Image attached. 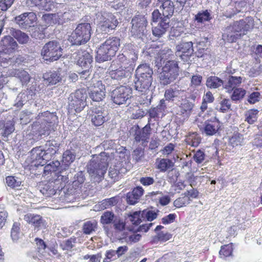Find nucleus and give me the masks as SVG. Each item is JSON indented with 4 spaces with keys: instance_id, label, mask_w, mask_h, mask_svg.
Masks as SVG:
<instances>
[{
    "instance_id": "1",
    "label": "nucleus",
    "mask_w": 262,
    "mask_h": 262,
    "mask_svg": "<svg viewBox=\"0 0 262 262\" xmlns=\"http://www.w3.org/2000/svg\"><path fill=\"white\" fill-rule=\"evenodd\" d=\"M153 70L146 64H140L136 70L135 88L137 91L146 93L152 82Z\"/></svg>"
},
{
    "instance_id": "2",
    "label": "nucleus",
    "mask_w": 262,
    "mask_h": 262,
    "mask_svg": "<svg viewBox=\"0 0 262 262\" xmlns=\"http://www.w3.org/2000/svg\"><path fill=\"white\" fill-rule=\"evenodd\" d=\"M179 75V67L178 62L174 60L167 61L162 67L159 74L161 84L166 85L175 80Z\"/></svg>"
},
{
    "instance_id": "3",
    "label": "nucleus",
    "mask_w": 262,
    "mask_h": 262,
    "mask_svg": "<svg viewBox=\"0 0 262 262\" xmlns=\"http://www.w3.org/2000/svg\"><path fill=\"white\" fill-rule=\"evenodd\" d=\"M119 24L116 17L112 13H104L97 24V31L103 34L116 30Z\"/></svg>"
},
{
    "instance_id": "4",
    "label": "nucleus",
    "mask_w": 262,
    "mask_h": 262,
    "mask_svg": "<svg viewBox=\"0 0 262 262\" xmlns=\"http://www.w3.org/2000/svg\"><path fill=\"white\" fill-rule=\"evenodd\" d=\"M62 50L57 41H50L43 46L41 55L46 60L55 61L62 56Z\"/></svg>"
},
{
    "instance_id": "5",
    "label": "nucleus",
    "mask_w": 262,
    "mask_h": 262,
    "mask_svg": "<svg viewBox=\"0 0 262 262\" xmlns=\"http://www.w3.org/2000/svg\"><path fill=\"white\" fill-rule=\"evenodd\" d=\"M91 26L89 23L79 24L73 33L75 43L81 45L88 41L91 35Z\"/></svg>"
},
{
    "instance_id": "6",
    "label": "nucleus",
    "mask_w": 262,
    "mask_h": 262,
    "mask_svg": "<svg viewBox=\"0 0 262 262\" xmlns=\"http://www.w3.org/2000/svg\"><path fill=\"white\" fill-rule=\"evenodd\" d=\"M132 96V89L124 85L117 87L111 93L113 102L119 105L125 104L127 100L130 99Z\"/></svg>"
},
{
    "instance_id": "7",
    "label": "nucleus",
    "mask_w": 262,
    "mask_h": 262,
    "mask_svg": "<svg viewBox=\"0 0 262 262\" xmlns=\"http://www.w3.org/2000/svg\"><path fill=\"white\" fill-rule=\"evenodd\" d=\"M86 95L82 90H78L71 95L69 107L71 111L80 113L86 105Z\"/></svg>"
},
{
    "instance_id": "8",
    "label": "nucleus",
    "mask_w": 262,
    "mask_h": 262,
    "mask_svg": "<svg viewBox=\"0 0 262 262\" xmlns=\"http://www.w3.org/2000/svg\"><path fill=\"white\" fill-rule=\"evenodd\" d=\"M254 20L252 16H247L244 19L234 21L232 25L234 32H238L243 35L248 31L252 30L254 27Z\"/></svg>"
},
{
    "instance_id": "9",
    "label": "nucleus",
    "mask_w": 262,
    "mask_h": 262,
    "mask_svg": "<svg viewBox=\"0 0 262 262\" xmlns=\"http://www.w3.org/2000/svg\"><path fill=\"white\" fill-rule=\"evenodd\" d=\"M132 26L130 32L133 36L143 35L146 29L147 21L145 17L142 15H136L132 20Z\"/></svg>"
},
{
    "instance_id": "10",
    "label": "nucleus",
    "mask_w": 262,
    "mask_h": 262,
    "mask_svg": "<svg viewBox=\"0 0 262 262\" xmlns=\"http://www.w3.org/2000/svg\"><path fill=\"white\" fill-rule=\"evenodd\" d=\"M222 123L213 113L210 118L206 120L204 123V132L208 136L215 135L221 129Z\"/></svg>"
},
{
    "instance_id": "11",
    "label": "nucleus",
    "mask_w": 262,
    "mask_h": 262,
    "mask_svg": "<svg viewBox=\"0 0 262 262\" xmlns=\"http://www.w3.org/2000/svg\"><path fill=\"white\" fill-rule=\"evenodd\" d=\"M15 21L22 28H27L34 26L37 20L35 13L25 12L14 18Z\"/></svg>"
},
{
    "instance_id": "12",
    "label": "nucleus",
    "mask_w": 262,
    "mask_h": 262,
    "mask_svg": "<svg viewBox=\"0 0 262 262\" xmlns=\"http://www.w3.org/2000/svg\"><path fill=\"white\" fill-rule=\"evenodd\" d=\"M176 54L184 61H187L193 52L191 41L181 42L176 47Z\"/></svg>"
},
{
    "instance_id": "13",
    "label": "nucleus",
    "mask_w": 262,
    "mask_h": 262,
    "mask_svg": "<svg viewBox=\"0 0 262 262\" xmlns=\"http://www.w3.org/2000/svg\"><path fill=\"white\" fill-rule=\"evenodd\" d=\"M193 104L188 100H184L178 106L176 112V117L180 121H184L189 117Z\"/></svg>"
},
{
    "instance_id": "14",
    "label": "nucleus",
    "mask_w": 262,
    "mask_h": 262,
    "mask_svg": "<svg viewBox=\"0 0 262 262\" xmlns=\"http://www.w3.org/2000/svg\"><path fill=\"white\" fill-rule=\"evenodd\" d=\"M31 155L32 159L36 161V164L37 165L43 166L50 160L47 151L40 146L33 148L31 151Z\"/></svg>"
},
{
    "instance_id": "15",
    "label": "nucleus",
    "mask_w": 262,
    "mask_h": 262,
    "mask_svg": "<svg viewBox=\"0 0 262 262\" xmlns=\"http://www.w3.org/2000/svg\"><path fill=\"white\" fill-rule=\"evenodd\" d=\"M89 116L92 124L95 126L102 125L106 121L104 112L100 106L92 107Z\"/></svg>"
},
{
    "instance_id": "16",
    "label": "nucleus",
    "mask_w": 262,
    "mask_h": 262,
    "mask_svg": "<svg viewBox=\"0 0 262 262\" xmlns=\"http://www.w3.org/2000/svg\"><path fill=\"white\" fill-rule=\"evenodd\" d=\"M151 134L150 119L148 120V123L141 129L136 130L134 135V139L137 142H142V144L146 143L149 139Z\"/></svg>"
},
{
    "instance_id": "17",
    "label": "nucleus",
    "mask_w": 262,
    "mask_h": 262,
    "mask_svg": "<svg viewBox=\"0 0 262 262\" xmlns=\"http://www.w3.org/2000/svg\"><path fill=\"white\" fill-rule=\"evenodd\" d=\"M89 96L92 100L97 102L101 101L105 98V88L101 81H98L94 84Z\"/></svg>"
},
{
    "instance_id": "18",
    "label": "nucleus",
    "mask_w": 262,
    "mask_h": 262,
    "mask_svg": "<svg viewBox=\"0 0 262 262\" xmlns=\"http://www.w3.org/2000/svg\"><path fill=\"white\" fill-rule=\"evenodd\" d=\"M2 52L6 54L14 52L17 48V43L10 35L4 36L0 41Z\"/></svg>"
},
{
    "instance_id": "19",
    "label": "nucleus",
    "mask_w": 262,
    "mask_h": 262,
    "mask_svg": "<svg viewBox=\"0 0 262 262\" xmlns=\"http://www.w3.org/2000/svg\"><path fill=\"white\" fill-rule=\"evenodd\" d=\"M24 220L33 226L34 230H39L45 226V221L40 215L27 213L24 215Z\"/></svg>"
},
{
    "instance_id": "20",
    "label": "nucleus",
    "mask_w": 262,
    "mask_h": 262,
    "mask_svg": "<svg viewBox=\"0 0 262 262\" xmlns=\"http://www.w3.org/2000/svg\"><path fill=\"white\" fill-rule=\"evenodd\" d=\"M144 189L141 186H137L133 189L132 191L126 194V201L129 205H135L138 203L143 194Z\"/></svg>"
},
{
    "instance_id": "21",
    "label": "nucleus",
    "mask_w": 262,
    "mask_h": 262,
    "mask_svg": "<svg viewBox=\"0 0 262 262\" xmlns=\"http://www.w3.org/2000/svg\"><path fill=\"white\" fill-rule=\"evenodd\" d=\"M106 168L107 165L105 163L103 164L94 160L88 165V172L90 174L99 176L105 172Z\"/></svg>"
},
{
    "instance_id": "22",
    "label": "nucleus",
    "mask_w": 262,
    "mask_h": 262,
    "mask_svg": "<svg viewBox=\"0 0 262 262\" xmlns=\"http://www.w3.org/2000/svg\"><path fill=\"white\" fill-rule=\"evenodd\" d=\"M106 45L103 42L97 51L96 58L100 61L110 60L116 55L113 52H111Z\"/></svg>"
},
{
    "instance_id": "23",
    "label": "nucleus",
    "mask_w": 262,
    "mask_h": 262,
    "mask_svg": "<svg viewBox=\"0 0 262 262\" xmlns=\"http://www.w3.org/2000/svg\"><path fill=\"white\" fill-rule=\"evenodd\" d=\"M125 67L118 66V65L111 63L110 67L109 75L112 79L116 80H121L125 77Z\"/></svg>"
},
{
    "instance_id": "24",
    "label": "nucleus",
    "mask_w": 262,
    "mask_h": 262,
    "mask_svg": "<svg viewBox=\"0 0 262 262\" xmlns=\"http://www.w3.org/2000/svg\"><path fill=\"white\" fill-rule=\"evenodd\" d=\"M169 27V19L163 18L157 27L152 28V34L155 36L160 37L165 33Z\"/></svg>"
},
{
    "instance_id": "25",
    "label": "nucleus",
    "mask_w": 262,
    "mask_h": 262,
    "mask_svg": "<svg viewBox=\"0 0 262 262\" xmlns=\"http://www.w3.org/2000/svg\"><path fill=\"white\" fill-rule=\"evenodd\" d=\"M242 82L243 77L241 76H229L224 87L227 92L231 93L234 89L238 88Z\"/></svg>"
},
{
    "instance_id": "26",
    "label": "nucleus",
    "mask_w": 262,
    "mask_h": 262,
    "mask_svg": "<svg viewBox=\"0 0 262 262\" xmlns=\"http://www.w3.org/2000/svg\"><path fill=\"white\" fill-rule=\"evenodd\" d=\"M52 183V181L49 180L47 182H41L39 185L40 191L47 197L51 196L56 192V190Z\"/></svg>"
},
{
    "instance_id": "27",
    "label": "nucleus",
    "mask_w": 262,
    "mask_h": 262,
    "mask_svg": "<svg viewBox=\"0 0 262 262\" xmlns=\"http://www.w3.org/2000/svg\"><path fill=\"white\" fill-rule=\"evenodd\" d=\"M49 180L52 181V183L56 191L62 189L66 184L69 182V178L67 176H62L59 173Z\"/></svg>"
},
{
    "instance_id": "28",
    "label": "nucleus",
    "mask_w": 262,
    "mask_h": 262,
    "mask_svg": "<svg viewBox=\"0 0 262 262\" xmlns=\"http://www.w3.org/2000/svg\"><path fill=\"white\" fill-rule=\"evenodd\" d=\"M59 165L60 163L58 161L52 162L46 165L44 167L42 176L47 177L49 176L53 177L56 176L59 173L58 172H56V171L58 170Z\"/></svg>"
},
{
    "instance_id": "29",
    "label": "nucleus",
    "mask_w": 262,
    "mask_h": 262,
    "mask_svg": "<svg viewBox=\"0 0 262 262\" xmlns=\"http://www.w3.org/2000/svg\"><path fill=\"white\" fill-rule=\"evenodd\" d=\"M44 79L49 84H56L61 80V77L59 71H49L43 74Z\"/></svg>"
},
{
    "instance_id": "30",
    "label": "nucleus",
    "mask_w": 262,
    "mask_h": 262,
    "mask_svg": "<svg viewBox=\"0 0 262 262\" xmlns=\"http://www.w3.org/2000/svg\"><path fill=\"white\" fill-rule=\"evenodd\" d=\"M162 3L160 9L162 10L163 18H168L171 16L174 11V4L172 1L160 2Z\"/></svg>"
},
{
    "instance_id": "31",
    "label": "nucleus",
    "mask_w": 262,
    "mask_h": 262,
    "mask_svg": "<svg viewBox=\"0 0 262 262\" xmlns=\"http://www.w3.org/2000/svg\"><path fill=\"white\" fill-rule=\"evenodd\" d=\"M173 166L172 161L169 159L157 158L156 161V167L161 172H165Z\"/></svg>"
},
{
    "instance_id": "32",
    "label": "nucleus",
    "mask_w": 262,
    "mask_h": 262,
    "mask_svg": "<svg viewBox=\"0 0 262 262\" xmlns=\"http://www.w3.org/2000/svg\"><path fill=\"white\" fill-rule=\"evenodd\" d=\"M77 64L80 67H85L92 61L91 55L86 51H78L77 53Z\"/></svg>"
},
{
    "instance_id": "33",
    "label": "nucleus",
    "mask_w": 262,
    "mask_h": 262,
    "mask_svg": "<svg viewBox=\"0 0 262 262\" xmlns=\"http://www.w3.org/2000/svg\"><path fill=\"white\" fill-rule=\"evenodd\" d=\"M104 43L106 45L107 48L110 49L111 52H113L116 54L120 45V39L117 37H110Z\"/></svg>"
},
{
    "instance_id": "34",
    "label": "nucleus",
    "mask_w": 262,
    "mask_h": 262,
    "mask_svg": "<svg viewBox=\"0 0 262 262\" xmlns=\"http://www.w3.org/2000/svg\"><path fill=\"white\" fill-rule=\"evenodd\" d=\"M185 141L187 145L193 147H197L201 143V138L196 132L189 133L186 136Z\"/></svg>"
},
{
    "instance_id": "35",
    "label": "nucleus",
    "mask_w": 262,
    "mask_h": 262,
    "mask_svg": "<svg viewBox=\"0 0 262 262\" xmlns=\"http://www.w3.org/2000/svg\"><path fill=\"white\" fill-rule=\"evenodd\" d=\"M14 75L19 79L22 85H27L30 82L31 77L28 72L23 69H16Z\"/></svg>"
},
{
    "instance_id": "36",
    "label": "nucleus",
    "mask_w": 262,
    "mask_h": 262,
    "mask_svg": "<svg viewBox=\"0 0 262 262\" xmlns=\"http://www.w3.org/2000/svg\"><path fill=\"white\" fill-rule=\"evenodd\" d=\"M259 111L257 109L252 108L245 113V121L249 124H253L257 121Z\"/></svg>"
},
{
    "instance_id": "37",
    "label": "nucleus",
    "mask_w": 262,
    "mask_h": 262,
    "mask_svg": "<svg viewBox=\"0 0 262 262\" xmlns=\"http://www.w3.org/2000/svg\"><path fill=\"white\" fill-rule=\"evenodd\" d=\"M243 141V135L238 132H236L229 138L228 143L230 145L234 147L242 145Z\"/></svg>"
},
{
    "instance_id": "38",
    "label": "nucleus",
    "mask_w": 262,
    "mask_h": 262,
    "mask_svg": "<svg viewBox=\"0 0 262 262\" xmlns=\"http://www.w3.org/2000/svg\"><path fill=\"white\" fill-rule=\"evenodd\" d=\"M233 244L231 243L221 246L219 251V256L222 259H225L232 255Z\"/></svg>"
},
{
    "instance_id": "39",
    "label": "nucleus",
    "mask_w": 262,
    "mask_h": 262,
    "mask_svg": "<svg viewBox=\"0 0 262 262\" xmlns=\"http://www.w3.org/2000/svg\"><path fill=\"white\" fill-rule=\"evenodd\" d=\"M191 202V199L184 193L173 201V206L180 208L186 206Z\"/></svg>"
},
{
    "instance_id": "40",
    "label": "nucleus",
    "mask_w": 262,
    "mask_h": 262,
    "mask_svg": "<svg viewBox=\"0 0 262 262\" xmlns=\"http://www.w3.org/2000/svg\"><path fill=\"white\" fill-rule=\"evenodd\" d=\"M206 86L210 89H216L223 84V81L215 76L209 77L206 80Z\"/></svg>"
},
{
    "instance_id": "41",
    "label": "nucleus",
    "mask_w": 262,
    "mask_h": 262,
    "mask_svg": "<svg viewBox=\"0 0 262 262\" xmlns=\"http://www.w3.org/2000/svg\"><path fill=\"white\" fill-rule=\"evenodd\" d=\"M2 124L3 127L1 134L3 137L7 138L14 131V123L11 120H9L6 122H3Z\"/></svg>"
},
{
    "instance_id": "42",
    "label": "nucleus",
    "mask_w": 262,
    "mask_h": 262,
    "mask_svg": "<svg viewBox=\"0 0 262 262\" xmlns=\"http://www.w3.org/2000/svg\"><path fill=\"white\" fill-rule=\"evenodd\" d=\"M6 183L10 188L13 189H19L22 182L18 179L13 176H9L6 177Z\"/></svg>"
},
{
    "instance_id": "43",
    "label": "nucleus",
    "mask_w": 262,
    "mask_h": 262,
    "mask_svg": "<svg viewBox=\"0 0 262 262\" xmlns=\"http://www.w3.org/2000/svg\"><path fill=\"white\" fill-rule=\"evenodd\" d=\"M97 228L96 221H89L84 222L82 226V232L84 234H90L95 231Z\"/></svg>"
},
{
    "instance_id": "44",
    "label": "nucleus",
    "mask_w": 262,
    "mask_h": 262,
    "mask_svg": "<svg viewBox=\"0 0 262 262\" xmlns=\"http://www.w3.org/2000/svg\"><path fill=\"white\" fill-rule=\"evenodd\" d=\"M172 237V235L169 232H164L161 231L157 233V235L154 237L152 243H158V242L164 243L170 239Z\"/></svg>"
},
{
    "instance_id": "45",
    "label": "nucleus",
    "mask_w": 262,
    "mask_h": 262,
    "mask_svg": "<svg viewBox=\"0 0 262 262\" xmlns=\"http://www.w3.org/2000/svg\"><path fill=\"white\" fill-rule=\"evenodd\" d=\"M120 196L116 195L101 201V206L103 209H106L116 205L120 200Z\"/></svg>"
},
{
    "instance_id": "46",
    "label": "nucleus",
    "mask_w": 262,
    "mask_h": 262,
    "mask_svg": "<svg viewBox=\"0 0 262 262\" xmlns=\"http://www.w3.org/2000/svg\"><path fill=\"white\" fill-rule=\"evenodd\" d=\"M246 94V90L241 88H237L233 90L231 99L234 101L241 100L244 98Z\"/></svg>"
},
{
    "instance_id": "47",
    "label": "nucleus",
    "mask_w": 262,
    "mask_h": 262,
    "mask_svg": "<svg viewBox=\"0 0 262 262\" xmlns=\"http://www.w3.org/2000/svg\"><path fill=\"white\" fill-rule=\"evenodd\" d=\"M116 218L113 212L106 211L102 214L100 222L103 225L110 224L113 223Z\"/></svg>"
},
{
    "instance_id": "48",
    "label": "nucleus",
    "mask_w": 262,
    "mask_h": 262,
    "mask_svg": "<svg viewBox=\"0 0 262 262\" xmlns=\"http://www.w3.org/2000/svg\"><path fill=\"white\" fill-rule=\"evenodd\" d=\"M157 213L155 210L147 209L143 210L141 213V217L143 221H152L157 218Z\"/></svg>"
},
{
    "instance_id": "49",
    "label": "nucleus",
    "mask_w": 262,
    "mask_h": 262,
    "mask_svg": "<svg viewBox=\"0 0 262 262\" xmlns=\"http://www.w3.org/2000/svg\"><path fill=\"white\" fill-rule=\"evenodd\" d=\"M47 145L48 146V148L47 150H45V151H47V154L48 157H49L50 160H51L52 157L55 155L56 152L58 150L59 145L55 141L51 142L49 141Z\"/></svg>"
},
{
    "instance_id": "50",
    "label": "nucleus",
    "mask_w": 262,
    "mask_h": 262,
    "mask_svg": "<svg viewBox=\"0 0 262 262\" xmlns=\"http://www.w3.org/2000/svg\"><path fill=\"white\" fill-rule=\"evenodd\" d=\"M127 59L129 66H132L138 59V53L133 49L128 50L124 52Z\"/></svg>"
},
{
    "instance_id": "51",
    "label": "nucleus",
    "mask_w": 262,
    "mask_h": 262,
    "mask_svg": "<svg viewBox=\"0 0 262 262\" xmlns=\"http://www.w3.org/2000/svg\"><path fill=\"white\" fill-rule=\"evenodd\" d=\"M211 19L210 13L207 10L202 12H199L195 16V20L198 23H203L206 21H209Z\"/></svg>"
},
{
    "instance_id": "52",
    "label": "nucleus",
    "mask_w": 262,
    "mask_h": 262,
    "mask_svg": "<svg viewBox=\"0 0 262 262\" xmlns=\"http://www.w3.org/2000/svg\"><path fill=\"white\" fill-rule=\"evenodd\" d=\"M179 93V91L176 88H169L165 90L164 97L167 101H173L174 98L177 97Z\"/></svg>"
},
{
    "instance_id": "53",
    "label": "nucleus",
    "mask_w": 262,
    "mask_h": 262,
    "mask_svg": "<svg viewBox=\"0 0 262 262\" xmlns=\"http://www.w3.org/2000/svg\"><path fill=\"white\" fill-rule=\"evenodd\" d=\"M56 17L54 14H45L42 15V19L46 26H50L56 24Z\"/></svg>"
},
{
    "instance_id": "54",
    "label": "nucleus",
    "mask_w": 262,
    "mask_h": 262,
    "mask_svg": "<svg viewBox=\"0 0 262 262\" xmlns=\"http://www.w3.org/2000/svg\"><path fill=\"white\" fill-rule=\"evenodd\" d=\"M53 116V114L49 111H46L42 113H40L38 114L36 117L37 120L42 119L46 122L48 127H50L51 125V121L50 120V118Z\"/></svg>"
},
{
    "instance_id": "55",
    "label": "nucleus",
    "mask_w": 262,
    "mask_h": 262,
    "mask_svg": "<svg viewBox=\"0 0 262 262\" xmlns=\"http://www.w3.org/2000/svg\"><path fill=\"white\" fill-rule=\"evenodd\" d=\"M127 62V59L124 53V54H119L117 58L112 62V63H114V64L118 65V66L125 67V66H129Z\"/></svg>"
},
{
    "instance_id": "56",
    "label": "nucleus",
    "mask_w": 262,
    "mask_h": 262,
    "mask_svg": "<svg viewBox=\"0 0 262 262\" xmlns=\"http://www.w3.org/2000/svg\"><path fill=\"white\" fill-rule=\"evenodd\" d=\"M142 211H135L129 215L130 221L135 225H139L142 221H143L141 217Z\"/></svg>"
},
{
    "instance_id": "57",
    "label": "nucleus",
    "mask_w": 262,
    "mask_h": 262,
    "mask_svg": "<svg viewBox=\"0 0 262 262\" xmlns=\"http://www.w3.org/2000/svg\"><path fill=\"white\" fill-rule=\"evenodd\" d=\"M55 15L57 16L56 20L58 24H63L70 20V13L69 12H58L55 13Z\"/></svg>"
},
{
    "instance_id": "58",
    "label": "nucleus",
    "mask_w": 262,
    "mask_h": 262,
    "mask_svg": "<svg viewBox=\"0 0 262 262\" xmlns=\"http://www.w3.org/2000/svg\"><path fill=\"white\" fill-rule=\"evenodd\" d=\"M205 154L204 151L201 149L197 150L193 155V159L198 164H200L203 162L205 159Z\"/></svg>"
},
{
    "instance_id": "59",
    "label": "nucleus",
    "mask_w": 262,
    "mask_h": 262,
    "mask_svg": "<svg viewBox=\"0 0 262 262\" xmlns=\"http://www.w3.org/2000/svg\"><path fill=\"white\" fill-rule=\"evenodd\" d=\"M14 37L20 43H26L29 40V36L20 30L15 31Z\"/></svg>"
},
{
    "instance_id": "60",
    "label": "nucleus",
    "mask_w": 262,
    "mask_h": 262,
    "mask_svg": "<svg viewBox=\"0 0 262 262\" xmlns=\"http://www.w3.org/2000/svg\"><path fill=\"white\" fill-rule=\"evenodd\" d=\"M117 259H118V257L115 250L111 249L106 251L103 262H111Z\"/></svg>"
},
{
    "instance_id": "61",
    "label": "nucleus",
    "mask_w": 262,
    "mask_h": 262,
    "mask_svg": "<svg viewBox=\"0 0 262 262\" xmlns=\"http://www.w3.org/2000/svg\"><path fill=\"white\" fill-rule=\"evenodd\" d=\"M113 223L116 232H119L125 229V223L123 220L116 218Z\"/></svg>"
},
{
    "instance_id": "62",
    "label": "nucleus",
    "mask_w": 262,
    "mask_h": 262,
    "mask_svg": "<svg viewBox=\"0 0 262 262\" xmlns=\"http://www.w3.org/2000/svg\"><path fill=\"white\" fill-rule=\"evenodd\" d=\"M75 155L70 150H66L62 155V161L67 164H70L75 159Z\"/></svg>"
},
{
    "instance_id": "63",
    "label": "nucleus",
    "mask_w": 262,
    "mask_h": 262,
    "mask_svg": "<svg viewBox=\"0 0 262 262\" xmlns=\"http://www.w3.org/2000/svg\"><path fill=\"white\" fill-rule=\"evenodd\" d=\"M19 230V224L15 222L12 226L11 231V236L13 241H16L18 239Z\"/></svg>"
},
{
    "instance_id": "64",
    "label": "nucleus",
    "mask_w": 262,
    "mask_h": 262,
    "mask_svg": "<svg viewBox=\"0 0 262 262\" xmlns=\"http://www.w3.org/2000/svg\"><path fill=\"white\" fill-rule=\"evenodd\" d=\"M101 257L102 254L100 252L93 255L86 254L83 256L85 260L89 259V262H100Z\"/></svg>"
}]
</instances>
